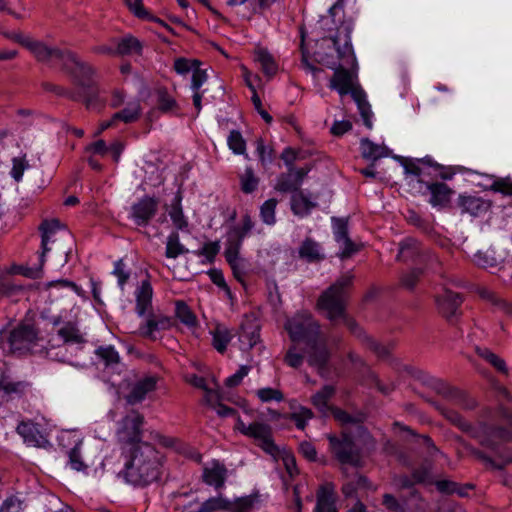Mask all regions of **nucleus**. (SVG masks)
Wrapping results in <instances>:
<instances>
[{"label": "nucleus", "instance_id": "423d86ee", "mask_svg": "<svg viewBox=\"0 0 512 512\" xmlns=\"http://www.w3.org/2000/svg\"><path fill=\"white\" fill-rule=\"evenodd\" d=\"M235 428L243 435L253 438L258 442V445L268 454L277 456L279 453L278 447L272 439L271 427L263 422H253L246 424L239 416L236 419Z\"/></svg>", "mask_w": 512, "mask_h": 512}, {"label": "nucleus", "instance_id": "69168bd1", "mask_svg": "<svg viewBox=\"0 0 512 512\" xmlns=\"http://www.w3.org/2000/svg\"><path fill=\"white\" fill-rule=\"evenodd\" d=\"M342 245L341 251L338 253V257L342 260L350 258L353 254L360 251L362 245L354 243L350 237L339 242Z\"/></svg>", "mask_w": 512, "mask_h": 512}, {"label": "nucleus", "instance_id": "2f4dec72", "mask_svg": "<svg viewBox=\"0 0 512 512\" xmlns=\"http://www.w3.org/2000/svg\"><path fill=\"white\" fill-rule=\"evenodd\" d=\"M352 98L357 104V108H358V111L363 119L364 125L368 129H371L373 126V124H372L373 113L371 110V106L366 99V94H365L364 90L361 89V90L353 91Z\"/></svg>", "mask_w": 512, "mask_h": 512}, {"label": "nucleus", "instance_id": "a18cd8bd", "mask_svg": "<svg viewBox=\"0 0 512 512\" xmlns=\"http://www.w3.org/2000/svg\"><path fill=\"white\" fill-rule=\"evenodd\" d=\"M27 383L23 381H11L8 377L2 376L0 378V395H21L24 393Z\"/></svg>", "mask_w": 512, "mask_h": 512}, {"label": "nucleus", "instance_id": "79ce46f5", "mask_svg": "<svg viewBox=\"0 0 512 512\" xmlns=\"http://www.w3.org/2000/svg\"><path fill=\"white\" fill-rule=\"evenodd\" d=\"M141 106L138 102L129 103L127 107L113 114V120L133 123L140 118Z\"/></svg>", "mask_w": 512, "mask_h": 512}, {"label": "nucleus", "instance_id": "338daca9", "mask_svg": "<svg viewBox=\"0 0 512 512\" xmlns=\"http://www.w3.org/2000/svg\"><path fill=\"white\" fill-rule=\"evenodd\" d=\"M368 349L374 352L379 358H385L390 353V348L378 343L376 340L369 336H364L363 342Z\"/></svg>", "mask_w": 512, "mask_h": 512}, {"label": "nucleus", "instance_id": "7ed1b4c3", "mask_svg": "<svg viewBox=\"0 0 512 512\" xmlns=\"http://www.w3.org/2000/svg\"><path fill=\"white\" fill-rule=\"evenodd\" d=\"M61 67L70 74L75 85L80 90V96L84 99L86 106L89 107L98 96L95 68L89 63L82 61L71 51H68Z\"/></svg>", "mask_w": 512, "mask_h": 512}, {"label": "nucleus", "instance_id": "052dcab7", "mask_svg": "<svg viewBox=\"0 0 512 512\" xmlns=\"http://www.w3.org/2000/svg\"><path fill=\"white\" fill-rule=\"evenodd\" d=\"M201 62L197 59H187L180 57L174 61V70L180 75H186L192 72L196 66H200Z\"/></svg>", "mask_w": 512, "mask_h": 512}, {"label": "nucleus", "instance_id": "f3484780", "mask_svg": "<svg viewBox=\"0 0 512 512\" xmlns=\"http://www.w3.org/2000/svg\"><path fill=\"white\" fill-rule=\"evenodd\" d=\"M174 325V320L171 317L149 313L146 321L140 325L139 334L142 337L155 340V332L160 330H168Z\"/></svg>", "mask_w": 512, "mask_h": 512}, {"label": "nucleus", "instance_id": "0eeeda50", "mask_svg": "<svg viewBox=\"0 0 512 512\" xmlns=\"http://www.w3.org/2000/svg\"><path fill=\"white\" fill-rule=\"evenodd\" d=\"M331 452L342 465H351L359 467L361 465V455L352 437L343 433L340 437L328 436Z\"/></svg>", "mask_w": 512, "mask_h": 512}, {"label": "nucleus", "instance_id": "864d4df0", "mask_svg": "<svg viewBox=\"0 0 512 512\" xmlns=\"http://www.w3.org/2000/svg\"><path fill=\"white\" fill-rule=\"evenodd\" d=\"M219 251H220V242L217 240V241L206 242L202 246V248L195 251L194 253L199 257H201V256L205 257V261H203V263L212 264L215 261V258L217 256V254L219 253Z\"/></svg>", "mask_w": 512, "mask_h": 512}, {"label": "nucleus", "instance_id": "e433bc0d", "mask_svg": "<svg viewBox=\"0 0 512 512\" xmlns=\"http://www.w3.org/2000/svg\"><path fill=\"white\" fill-rule=\"evenodd\" d=\"M60 225L61 224L58 219L44 220L41 222L39 226L41 233V252L47 254V252L50 250L48 248V243L51 239V236L60 228Z\"/></svg>", "mask_w": 512, "mask_h": 512}, {"label": "nucleus", "instance_id": "0e129e2a", "mask_svg": "<svg viewBox=\"0 0 512 512\" xmlns=\"http://www.w3.org/2000/svg\"><path fill=\"white\" fill-rule=\"evenodd\" d=\"M69 464L71 468L76 471H85L87 469V465L84 463L81 456L80 444L75 445L69 451Z\"/></svg>", "mask_w": 512, "mask_h": 512}, {"label": "nucleus", "instance_id": "9b49d317", "mask_svg": "<svg viewBox=\"0 0 512 512\" xmlns=\"http://www.w3.org/2000/svg\"><path fill=\"white\" fill-rule=\"evenodd\" d=\"M435 302L438 313L446 320L452 321L457 318L463 299L459 293L443 289L435 296Z\"/></svg>", "mask_w": 512, "mask_h": 512}, {"label": "nucleus", "instance_id": "72a5a7b5", "mask_svg": "<svg viewBox=\"0 0 512 512\" xmlns=\"http://www.w3.org/2000/svg\"><path fill=\"white\" fill-rule=\"evenodd\" d=\"M224 256L229 264L230 268L232 269L234 277L239 281L243 282L246 271H245V260L240 256L239 251H232V250H225Z\"/></svg>", "mask_w": 512, "mask_h": 512}, {"label": "nucleus", "instance_id": "c03bdc74", "mask_svg": "<svg viewBox=\"0 0 512 512\" xmlns=\"http://www.w3.org/2000/svg\"><path fill=\"white\" fill-rule=\"evenodd\" d=\"M175 315L180 320V322L187 327L191 328L197 326V317L185 302H176Z\"/></svg>", "mask_w": 512, "mask_h": 512}, {"label": "nucleus", "instance_id": "680f3d73", "mask_svg": "<svg viewBox=\"0 0 512 512\" xmlns=\"http://www.w3.org/2000/svg\"><path fill=\"white\" fill-rule=\"evenodd\" d=\"M334 238L337 242L349 237L348 235V221L344 218H332Z\"/></svg>", "mask_w": 512, "mask_h": 512}, {"label": "nucleus", "instance_id": "a878e982", "mask_svg": "<svg viewBox=\"0 0 512 512\" xmlns=\"http://www.w3.org/2000/svg\"><path fill=\"white\" fill-rule=\"evenodd\" d=\"M360 149L362 157L372 162L386 157L389 154V150L385 145L375 144L368 138L361 139Z\"/></svg>", "mask_w": 512, "mask_h": 512}, {"label": "nucleus", "instance_id": "7c9ffc66", "mask_svg": "<svg viewBox=\"0 0 512 512\" xmlns=\"http://www.w3.org/2000/svg\"><path fill=\"white\" fill-rule=\"evenodd\" d=\"M58 336L63 340V344H84L86 342L84 335L76 324L66 322L57 332Z\"/></svg>", "mask_w": 512, "mask_h": 512}, {"label": "nucleus", "instance_id": "ea45409f", "mask_svg": "<svg viewBox=\"0 0 512 512\" xmlns=\"http://www.w3.org/2000/svg\"><path fill=\"white\" fill-rule=\"evenodd\" d=\"M278 200L276 198H270L266 200L259 208V217L261 221L268 226L276 224V207Z\"/></svg>", "mask_w": 512, "mask_h": 512}, {"label": "nucleus", "instance_id": "6e6d98bb", "mask_svg": "<svg viewBox=\"0 0 512 512\" xmlns=\"http://www.w3.org/2000/svg\"><path fill=\"white\" fill-rule=\"evenodd\" d=\"M46 262V254L43 252H39V261L38 264L33 267L23 266L20 268V273L30 279H39L43 274V267Z\"/></svg>", "mask_w": 512, "mask_h": 512}, {"label": "nucleus", "instance_id": "5701e85b", "mask_svg": "<svg viewBox=\"0 0 512 512\" xmlns=\"http://www.w3.org/2000/svg\"><path fill=\"white\" fill-rule=\"evenodd\" d=\"M458 206L461 208L462 213H468L473 217H478L488 212L491 203L478 196L460 195L458 198Z\"/></svg>", "mask_w": 512, "mask_h": 512}, {"label": "nucleus", "instance_id": "a19ab883", "mask_svg": "<svg viewBox=\"0 0 512 512\" xmlns=\"http://www.w3.org/2000/svg\"><path fill=\"white\" fill-rule=\"evenodd\" d=\"M476 353L479 357L484 359L490 365H492L497 371L503 374L508 373V369L505 361L500 358L498 355L493 353L490 349L486 347H476Z\"/></svg>", "mask_w": 512, "mask_h": 512}, {"label": "nucleus", "instance_id": "f257e3e1", "mask_svg": "<svg viewBox=\"0 0 512 512\" xmlns=\"http://www.w3.org/2000/svg\"><path fill=\"white\" fill-rule=\"evenodd\" d=\"M125 458L123 478L134 486H147L159 480L164 456L151 443H140L122 454Z\"/></svg>", "mask_w": 512, "mask_h": 512}, {"label": "nucleus", "instance_id": "49530a36", "mask_svg": "<svg viewBox=\"0 0 512 512\" xmlns=\"http://www.w3.org/2000/svg\"><path fill=\"white\" fill-rule=\"evenodd\" d=\"M188 253V249L180 243L179 234L172 232L167 237L165 255L167 258H177L179 255Z\"/></svg>", "mask_w": 512, "mask_h": 512}, {"label": "nucleus", "instance_id": "13d9d810", "mask_svg": "<svg viewBox=\"0 0 512 512\" xmlns=\"http://www.w3.org/2000/svg\"><path fill=\"white\" fill-rule=\"evenodd\" d=\"M314 417V413L311 409L300 406L299 409L290 415V419L295 423L296 427L300 430H304L307 421Z\"/></svg>", "mask_w": 512, "mask_h": 512}, {"label": "nucleus", "instance_id": "3c124183", "mask_svg": "<svg viewBox=\"0 0 512 512\" xmlns=\"http://www.w3.org/2000/svg\"><path fill=\"white\" fill-rule=\"evenodd\" d=\"M96 356L104 363L106 367L119 363L120 356L113 346H99L95 350Z\"/></svg>", "mask_w": 512, "mask_h": 512}, {"label": "nucleus", "instance_id": "c85d7f7f", "mask_svg": "<svg viewBox=\"0 0 512 512\" xmlns=\"http://www.w3.org/2000/svg\"><path fill=\"white\" fill-rule=\"evenodd\" d=\"M299 256L308 262H318L325 258L321 253V247L319 243L311 238H306L299 247Z\"/></svg>", "mask_w": 512, "mask_h": 512}, {"label": "nucleus", "instance_id": "20e7f679", "mask_svg": "<svg viewBox=\"0 0 512 512\" xmlns=\"http://www.w3.org/2000/svg\"><path fill=\"white\" fill-rule=\"evenodd\" d=\"M144 416L136 410H131L119 422L116 429V439L120 445L121 454L134 449L142 441Z\"/></svg>", "mask_w": 512, "mask_h": 512}, {"label": "nucleus", "instance_id": "9d476101", "mask_svg": "<svg viewBox=\"0 0 512 512\" xmlns=\"http://www.w3.org/2000/svg\"><path fill=\"white\" fill-rule=\"evenodd\" d=\"M25 48L28 49L38 61L57 66H62L69 51L48 47L43 42L32 38H30Z\"/></svg>", "mask_w": 512, "mask_h": 512}, {"label": "nucleus", "instance_id": "4be33fe9", "mask_svg": "<svg viewBox=\"0 0 512 512\" xmlns=\"http://www.w3.org/2000/svg\"><path fill=\"white\" fill-rule=\"evenodd\" d=\"M16 430L28 445L43 447L48 443L46 437L41 433L39 425L32 421L20 422Z\"/></svg>", "mask_w": 512, "mask_h": 512}, {"label": "nucleus", "instance_id": "4c0bfd02", "mask_svg": "<svg viewBox=\"0 0 512 512\" xmlns=\"http://www.w3.org/2000/svg\"><path fill=\"white\" fill-rule=\"evenodd\" d=\"M238 177L240 189L244 194H252L258 189L260 179L256 176L252 167H246Z\"/></svg>", "mask_w": 512, "mask_h": 512}, {"label": "nucleus", "instance_id": "c9c22d12", "mask_svg": "<svg viewBox=\"0 0 512 512\" xmlns=\"http://www.w3.org/2000/svg\"><path fill=\"white\" fill-rule=\"evenodd\" d=\"M255 61L259 63L262 72L268 76H274L278 71V65L273 56L264 49L255 52Z\"/></svg>", "mask_w": 512, "mask_h": 512}, {"label": "nucleus", "instance_id": "f704fd0d", "mask_svg": "<svg viewBox=\"0 0 512 512\" xmlns=\"http://www.w3.org/2000/svg\"><path fill=\"white\" fill-rule=\"evenodd\" d=\"M182 196L177 194L171 202L169 216L178 230H185L188 227V220L185 217L181 205Z\"/></svg>", "mask_w": 512, "mask_h": 512}, {"label": "nucleus", "instance_id": "bf43d9fd", "mask_svg": "<svg viewBox=\"0 0 512 512\" xmlns=\"http://www.w3.org/2000/svg\"><path fill=\"white\" fill-rule=\"evenodd\" d=\"M29 167L30 165L25 155L22 157H14L12 159V169L10 175L16 182H20L22 180L24 171Z\"/></svg>", "mask_w": 512, "mask_h": 512}, {"label": "nucleus", "instance_id": "cd10ccee", "mask_svg": "<svg viewBox=\"0 0 512 512\" xmlns=\"http://www.w3.org/2000/svg\"><path fill=\"white\" fill-rule=\"evenodd\" d=\"M315 207H316V203L313 202L301 190L294 193L291 197V210L297 216H301V217L306 216Z\"/></svg>", "mask_w": 512, "mask_h": 512}, {"label": "nucleus", "instance_id": "2eb2a0df", "mask_svg": "<svg viewBox=\"0 0 512 512\" xmlns=\"http://www.w3.org/2000/svg\"><path fill=\"white\" fill-rule=\"evenodd\" d=\"M306 347L309 365L324 369L330 358L326 337L322 334L313 342H308Z\"/></svg>", "mask_w": 512, "mask_h": 512}, {"label": "nucleus", "instance_id": "1a4fd4ad", "mask_svg": "<svg viewBox=\"0 0 512 512\" xmlns=\"http://www.w3.org/2000/svg\"><path fill=\"white\" fill-rule=\"evenodd\" d=\"M158 200L151 196H144L133 203L130 208V218L140 227H146L158 210Z\"/></svg>", "mask_w": 512, "mask_h": 512}, {"label": "nucleus", "instance_id": "412c9836", "mask_svg": "<svg viewBox=\"0 0 512 512\" xmlns=\"http://www.w3.org/2000/svg\"><path fill=\"white\" fill-rule=\"evenodd\" d=\"M314 512H338L336 508L335 486L332 483L321 485L316 494Z\"/></svg>", "mask_w": 512, "mask_h": 512}, {"label": "nucleus", "instance_id": "58836bf2", "mask_svg": "<svg viewBox=\"0 0 512 512\" xmlns=\"http://www.w3.org/2000/svg\"><path fill=\"white\" fill-rule=\"evenodd\" d=\"M157 98V107L163 113H168L178 108L177 101L168 92L166 87H159L155 91Z\"/></svg>", "mask_w": 512, "mask_h": 512}, {"label": "nucleus", "instance_id": "774afa93", "mask_svg": "<svg viewBox=\"0 0 512 512\" xmlns=\"http://www.w3.org/2000/svg\"><path fill=\"white\" fill-rule=\"evenodd\" d=\"M490 189L505 196H512V180L509 177L495 180Z\"/></svg>", "mask_w": 512, "mask_h": 512}, {"label": "nucleus", "instance_id": "ddd939ff", "mask_svg": "<svg viewBox=\"0 0 512 512\" xmlns=\"http://www.w3.org/2000/svg\"><path fill=\"white\" fill-rule=\"evenodd\" d=\"M309 171V167H302L298 169L289 167L288 172L281 173L278 176L274 187L275 190L282 193H296L299 191V188Z\"/></svg>", "mask_w": 512, "mask_h": 512}, {"label": "nucleus", "instance_id": "5fc2aeb1", "mask_svg": "<svg viewBox=\"0 0 512 512\" xmlns=\"http://www.w3.org/2000/svg\"><path fill=\"white\" fill-rule=\"evenodd\" d=\"M47 355L51 360L73 365V357L68 353V347L65 344L50 348Z\"/></svg>", "mask_w": 512, "mask_h": 512}, {"label": "nucleus", "instance_id": "e2e57ef3", "mask_svg": "<svg viewBox=\"0 0 512 512\" xmlns=\"http://www.w3.org/2000/svg\"><path fill=\"white\" fill-rule=\"evenodd\" d=\"M257 396L262 402L276 401L281 402L284 399L283 393L271 387L261 388L257 391Z\"/></svg>", "mask_w": 512, "mask_h": 512}, {"label": "nucleus", "instance_id": "8fccbe9b", "mask_svg": "<svg viewBox=\"0 0 512 512\" xmlns=\"http://www.w3.org/2000/svg\"><path fill=\"white\" fill-rule=\"evenodd\" d=\"M228 508V499L222 495L211 497L205 500L200 507L194 512H217L226 511Z\"/></svg>", "mask_w": 512, "mask_h": 512}, {"label": "nucleus", "instance_id": "6ab92c4d", "mask_svg": "<svg viewBox=\"0 0 512 512\" xmlns=\"http://www.w3.org/2000/svg\"><path fill=\"white\" fill-rule=\"evenodd\" d=\"M426 189L430 193L429 203L433 207L446 208L451 202L454 190L443 182L426 183Z\"/></svg>", "mask_w": 512, "mask_h": 512}, {"label": "nucleus", "instance_id": "37998d69", "mask_svg": "<svg viewBox=\"0 0 512 512\" xmlns=\"http://www.w3.org/2000/svg\"><path fill=\"white\" fill-rule=\"evenodd\" d=\"M213 336V347L219 352L224 353L227 349L228 344L232 339V333L225 327L217 326L212 332Z\"/></svg>", "mask_w": 512, "mask_h": 512}, {"label": "nucleus", "instance_id": "f03ea898", "mask_svg": "<svg viewBox=\"0 0 512 512\" xmlns=\"http://www.w3.org/2000/svg\"><path fill=\"white\" fill-rule=\"evenodd\" d=\"M354 275L348 272L337 279L318 298L317 308L334 322L345 316L349 289L353 285Z\"/></svg>", "mask_w": 512, "mask_h": 512}, {"label": "nucleus", "instance_id": "de8ad7c7", "mask_svg": "<svg viewBox=\"0 0 512 512\" xmlns=\"http://www.w3.org/2000/svg\"><path fill=\"white\" fill-rule=\"evenodd\" d=\"M473 262L481 268L498 270L500 262L494 256L492 251H478L473 256Z\"/></svg>", "mask_w": 512, "mask_h": 512}, {"label": "nucleus", "instance_id": "473e14b6", "mask_svg": "<svg viewBox=\"0 0 512 512\" xmlns=\"http://www.w3.org/2000/svg\"><path fill=\"white\" fill-rule=\"evenodd\" d=\"M424 252L421 244L413 238H407L400 243L397 258L403 261L415 260Z\"/></svg>", "mask_w": 512, "mask_h": 512}, {"label": "nucleus", "instance_id": "4468645a", "mask_svg": "<svg viewBox=\"0 0 512 512\" xmlns=\"http://www.w3.org/2000/svg\"><path fill=\"white\" fill-rule=\"evenodd\" d=\"M356 76L341 65L335 68L334 74L330 79V88L336 90L341 96L351 94L353 91L362 88L356 83Z\"/></svg>", "mask_w": 512, "mask_h": 512}, {"label": "nucleus", "instance_id": "f8f14e48", "mask_svg": "<svg viewBox=\"0 0 512 512\" xmlns=\"http://www.w3.org/2000/svg\"><path fill=\"white\" fill-rule=\"evenodd\" d=\"M255 222L249 213H245L241 219V225L231 227L226 236L225 250H241L244 239L251 233Z\"/></svg>", "mask_w": 512, "mask_h": 512}, {"label": "nucleus", "instance_id": "bb28decb", "mask_svg": "<svg viewBox=\"0 0 512 512\" xmlns=\"http://www.w3.org/2000/svg\"><path fill=\"white\" fill-rule=\"evenodd\" d=\"M115 43L118 56L142 54L143 45L141 41L132 35H126L121 39L115 40Z\"/></svg>", "mask_w": 512, "mask_h": 512}, {"label": "nucleus", "instance_id": "b1692460", "mask_svg": "<svg viewBox=\"0 0 512 512\" xmlns=\"http://www.w3.org/2000/svg\"><path fill=\"white\" fill-rule=\"evenodd\" d=\"M135 311L138 316L143 317L152 312L153 288L149 280H143L136 290Z\"/></svg>", "mask_w": 512, "mask_h": 512}, {"label": "nucleus", "instance_id": "6e6552de", "mask_svg": "<svg viewBox=\"0 0 512 512\" xmlns=\"http://www.w3.org/2000/svg\"><path fill=\"white\" fill-rule=\"evenodd\" d=\"M37 341V332L30 325H19L8 337V347L12 353L29 351Z\"/></svg>", "mask_w": 512, "mask_h": 512}, {"label": "nucleus", "instance_id": "c756f323", "mask_svg": "<svg viewBox=\"0 0 512 512\" xmlns=\"http://www.w3.org/2000/svg\"><path fill=\"white\" fill-rule=\"evenodd\" d=\"M334 393L335 388L332 385H325L311 397V402L320 413L327 415V413L333 408L328 405V402Z\"/></svg>", "mask_w": 512, "mask_h": 512}, {"label": "nucleus", "instance_id": "aec40b11", "mask_svg": "<svg viewBox=\"0 0 512 512\" xmlns=\"http://www.w3.org/2000/svg\"><path fill=\"white\" fill-rule=\"evenodd\" d=\"M227 468L217 460L212 461L210 466L203 468L202 480L205 484L213 486L215 489H221L227 478Z\"/></svg>", "mask_w": 512, "mask_h": 512}, {"label": "nucleus", "instance_id": "603ef678", "mask_svg": "<svg viewBox=\"0 0 512 512\" xmlns=\"http://www.w3.org/2000/svg\"><path fill=\"white\" fill-rule=\"evenodd\" d=\"M229 148L239 155H244L246 159H249L246 153V141L242 134L238 130H232L227 138Z\"/></svg>", "mask_w": 512, "mask_h": 512}, {"label": "nucleus", "instance_id": "a211bd4d", "mask_svg": "<svg viewBox=\"0 0 512 512\" xmlns=\"http://www.w3.org/2000/svg\"><path fill=\"white\" fill-rule=\"evenodd\" d=\"M341 470H342L344 477L347 479L346 482L343 483V485L341 487V492L346 499H349V498L357 499L358 491L361 489L375 490V488L369 482L368 478L365 477L364 475H361L356 472L355 475L351 479H348L349 478L348 469L346 467H342Z\"/></svg>", "mask_w": 512, "mask_h": 512}, {"label": "nucleus", "instance_id": "393cba45", "mask_svg": "<svg viewBox=\"0 0 512 512\" xmlns=\"http://www.w3.org/2000/svg\"><path fill=\"white\" fill-rule=\"evenodd\" d=\"M155 386L156 382L153 378H145L138 381L132 386L130 392L126 396V401L131 405L140 403L145 399L149 392L155 389Z\"/></svg>", "mask_w": 512, "mask_h": 512}, {"label": "nucleus", "instance_id": "4d7b16f0", "mask_svg": "<svg viewBox=\"0 0 512 512\" xmlns=\"http://www.w3.org/2000/svg\"><path fill=\"white\" fill-rule=\"evenodd\" d=\"M421 164H427L428 166H433V161L427 157L424 159H417L416 161H408L404 165L406 174L415 176L417 178L418 183H422V180L420 179V177L423 173V169L420 166Z\"/></svg>", "mask_w": 512, "mask_h": 512}, {"label": "nucleus", "instance_id": "09e8293b", "mask_svg": "<svg viewBox=\"0 0 512 512\" xmlns=\"http://www.w3.org/2000/svg\"><path fill=\"white\" fill-rule=\"evenodd\" d=\"M257 498L255 496L249 495L244 497L236 498L234 501L228 500V508L226 512H250Z\"/></svg>", "mask_w": 512, "mask_h": 512}, {"label": "nucleus", "instance_id": "dca6fc26", "mask_svg": "<svg viewBox=\"0 0 512 512\" xmlns=\"http://www.w3.org/2000/svg\"><path fill=\"white\" fill-rule=\"evenodd\" d=\"M350 29L348 26L342 25L338 28L337 33L331 38L337 50L338 57L347 65H354L356 62L352 44L350 41Z\"/></svg>", "mask_w": 512, "mask_h": 512}, {"label": "nucleus", "instance_id": "39448f33", "mask_svg": "<svg viewBox=\"0 0 512 512\" xmlns=\"http://www.w3.org/2000/svg\"><path fill=\"white\" fill-rule=\"evenodd\" d=\"M285 330L292 342H303L305 345L322 335L319 322L307 311L298 312L287 319Z\"/></svg>", "mask_w": 512, "mask_h": 512}]
</instances>
